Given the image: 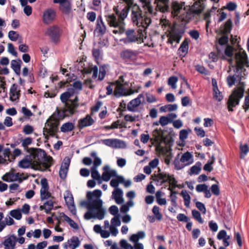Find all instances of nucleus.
<instances>
[{
	"label": "nucleus",
	"instance_id": "4c0bfd02",
	"mask_svg": "<svg viewBox=\"0 0 249 249\" xmlns=\"http://www.w3.org/2000/svg\"><path fill=\"white\" fill-rule=\"evenodd\" d=\"M181 195H182L184 199V205L186 207H188L190 203L191 199V197L190 195L187 193V191L185 190H182L181 192Z\"/></svg>",
	"mask_w": 249,
	"mask_h": 249
},
{
	"label": "nucleus",
	"instance_id": "2eb2a0df",
	"mask_svg": "<svg viewBox=\"0 0 249 249\" xmlns=\"http://www.w3.org/2000/svg\"><path fill=\"white\" fill-rule=\"evenodd\" d=\"M66 204L72 214L75 215L76 213V207L74 204V200L72 195L68 193L67 196H64Z\"/></svg>",
	"mask_w": 249,
	"mask_h": 249
},
{
	"label": "nucleus",
	"instance_id": "f257e3e1",
	"mask_svg": "<svg viewBox=\"0 0 249 249\" xmlns=\"http://www.w3.org/2000/svg\"><path fill=\"white\" fill-rule=\"evenodd\" d=\"M130 9V7L128 5H125L120 10L118 9V7L115 6L113 7L115 14L106 17L108 25L114 28L112 30L113 34L119 35L124 34L125 27L124 19L127 17Z\"/></svg>",
	"mask_w": 249,
	"mask_h": 249
},
{
	"label": "nucleus",
	"instance_id": "864d4df0",
	"mask_svg": "<svg viewBox=\"0 0 249 249\" xmlns=\"http://www.w3.org/2000/svg\"><path fill=\"white\" fill-rule=\"evenodd\" d=\"M167 180L173 188H176L177 187V181L173 175H168Z\"/></svg>",
	"mask_w": 249,
	"mask_h": 249
},
{
	"label": "nucleus",
	"instance_id": "a18cd8bd",
	"mask_svg": "<svg viewBox=\"0 0 249 249\" xmlns=\"http://www.w3.org/2000/svg\"><path fill=\"white\" fill-rule=\"evenodd\" d=\"M40 199L41 200L47 199L51 196V194L48 190H44L43 189L40 190Z\"/></svg>",
	"mask_w": 249,
	"mask_h": 249
},
{
	"label": "nucleus",
	"instance_id": "79ce46f5",
	"mask_svg": "<svg viewBox=\"0 0 249 249\" xmlns=\"http://www.w3.org/2000/svg\"><path fill=\"white\" fill-rule=\"evenodd\" d=\"M120 245L124 249H134L133 247L125 239H121L120 240Z\"/></svg>",
	"mask_w": 249,
	"mask_h": 249
},
{
	"label": "nucleus",
	"instance_id": "338daca9",
	"mask_svg": "<svg viewBox=\"0 0 249 249\" xmlns=\"http://www.w3.org/2000/svg\"><path fill=\"white\" fill-rule=\"evenodd\" d=\"M177 218L178 220V221L180 222H188L189 220L188 217L183 213H179L178 214Z\"/></svg>",
	"mask_w": 249,
	"mask_h": 249
},
{
	"label": "nucleus",
	"instance_id": "dca6fc26",
	"mask_svg": "<svg viewBox=\"0 0 249 249\" xmlns=\"http://www.w3.org/2000/svg\"><path fill=\"white\" fill-rule=\"evenodd\" d=\"M111 198L114 199L117 204H122L124 202L123 191L121 188L114 189L112 193Z\"/></svg>",
	"mask_w": 249,
	"mask_h": 249
},
{
	"label": "nucleus",
	"instance_id": "bb28decb",
	"mask_svg": "<svg viewBox=\"0 0 249 249\" xmlns=\"http://www.w3.org/2000/svg\"><path fill=\"white\" fill-rule=\"evenodd\" d=\"M53 202L52 200H47L44 203L43 205H41L39 207V210H45V213L47 214L50 213L51 210H53Z\"/></svg>",
	"mask_w": 249,
	"mask_h": 249
},
{
	"label": "nucleus",
	"instance_id": "b1692460",
	"mask_svg": "<svg viewBox=\"0 0 249 249\" xmlns=\"http://www.w3.org/2000/svg\"><path fill=\"white\" fill-rule=\"evenodd\" d=\"M102 194V191L100 190L96 189L93 192H87L86 196L87 199H90L91 201L96 199L102 200L100 199Z\"/></svg>",
	"mask_w": 249,
	"mask_h": 249
},
{
	"label": "nucleus",
	"instance_id": "a19ab883",
	"mask_svg": "<svg viewBox=\"0 0 249 249\" xmlns=\"http://www.w3.org/2000/svg\"><path fill=\"white\" fill-rule=\"evenodd\" d=\"M192 215L199 223L202 224L203 220L201 217V213L196 210H193L192 211Z\"/></svg>",
	"mask_w": 249,
	"mask_h": 249
},
{
	"label": "nucleus",
	"instance_id": "c03bdc74",
	"mask_svg": "<svg viewBox=\"0 0 249 249\" xmlns=\"http://www.w3.org/2000/svg\"><path fill=\"white\" fill-rule=\"evenodd\" d=\"M19 36V34L15 31H10L8 33V37L12 41H17Z\"/></svg>",
	"mask_w": 249,
	"mask_h": 249
},
{
	"label": "nucleus",
	"instance_id": "f8f14e48",
	"mask_svg": "<svg viewBox=\"0 0 249 249\" xmlns=\"http://www.w3.org/2000/svg\"><path fill=\"white\" fill-rule=\"evenodd\" d=\"M102 142L107 146L116 148H124L125 145L123 141L119 139H105L102 140Z\"/></svg>",
	"mask_w": 249,
	"mask_h": 249
},
{
	"label": "nucleus",
	"instance_id": "393cba45",
	"mask_svg": "<svg viewBox=\"0 0 249 249\" xmlns=\"http://www.w3.org/2000/svg\"><path fill=\"white\" fill-rule=\"evenodd\" d=\"M121 55L123 59L125 61H129L135 59L136 54L132 50H126L121 53Z\"/></svg>",
	"mask_w": 249,
	"mask_h": 249
},
{
	"label": "nucleus",
	"instance_id": "c756f323",
	"mask_svg": "<svg viewBox=\"0 0 249 249\" xmlns=\"http://www.w3.org/2000/svg\"><path fill=\"white\" fill-rule=\"evenodd\" d=\"M184 5V3H179L178 1H173L171 4V8L172 9V13L175 15L177 16L182 9Z\"/></svg>",
	"mask_w": 249,
	"mask_h": 249
},
{
	"label": "nucleus",
	"instance_id": "412c9836",
	"mask_svg": "<svg viewBox=\"0 0 249 249\" xmlns=\"http://www.w3.org/2000/svg\"><path fill=\"white\" fill-rule=\"evenodd\" d=\"M241 80L242 75L240 72L237 74H234L233 75H229L227 78V81L229 87H231L233 86L235 83L236 81L238 82L239 84H240Z\"/></svg>",
	"mask_w": 249,
	"mask_h": 249
},
{
	"label": "nucleus",
	"instance_id": "603ef678",
	"mask_svg": "<svg viewBox=\"0 0 249 249\" xmlns=\"http://www.w3.org/2000/svg\"><path fill=\"white\" fill-rule=\"evenodd\" d=\"M92 55L96 61L99 60L101 56V51L99 49H93L92 51Z\"/></svg>",
	"mask_w": 249,
	"mask_h": 249
},
{
	"label": "nucleus",
	"instance_id": "72a5a7b5",
	"mask_svg": "<svg viewBox=\"0 0 249 249\" xmlns=\"http://www.w3.org/2000/svg\"><path fill=\"white\" fill-rule=\"evenodd\" d=\"M74 128V124L71 122H68L62 125L60 130L62 132L66 133L72 131Z\"/></svg>",
	"mask_w": 249,
	"mask_h": 249
},
{
	"label": "nucleus",
	"instance_id": "ddd939ff",
	"mask_svg": "<svg viewBox=\"0 0 249 249\" xmlns=\"http://www.w3.org/2000/svg\"><path fill=\"white\" fill-rule=\"evenodd\" d=\"M56 17V12L52 8L46 9L43 13V21L45 24H50L54 19Z\"/></svg>",
	"mask_w": 249,
	"mask_h": 249
},
{
	"label": "nucleus",
	"instance_id": "e433bc0d",
	"mask_svg": "<svg viewBox=\"0 0 249 249\" xmlns=\"http://www.w3.org/2000/svg\"><path fill=\"white\" fill-rule=\"evenodd\" d=\"M10 215L16 220H20L22 218L21 211L19 209L11 210L10 212Z\"/></svg>",
	"mask_w": 249,
	"mask_h": 249
},
{
	"label": "nucleus",
	"instance_id": "de8ad7c7",
	"mask_svg": "<svg viewBox=\"0 0 249 249\" xmlns=\"http://www.w3.org/2000/svg\"><path fill=\"white\" fill-rule=\"evenodd\" d=\"M110 223H111L110 225H112L113 226H115V227L120 226L121 224V222L119 218V215L114 216L111 219Z\"/></svg>",
	"mask_w": 249,
	"mask_h": 249
},
{
	"label": "nucleus",
	"instance_id": "ea45409f",
	"mask_svg": "<svg viewBox=\"0 0 249 249\" xmlns=\"http://www.w3.org/2000/svg\"><path fill=\"white\" fill-rule=\"evenodd\" d=\"M168 189L171 192L170 197L171 198L172 205L174 207H176L177 205L176 201L177 198V196H176L177 192L176 191H173L170 187Z\"/></svg>",
	"mask_w": 249,
	"mask_h": 249
},
{
	"label": "nucleus",
	"instance_id": "58836bf2",
	"mask_svg": "<svg viewBox=\"0 0 249 249\" xmlns=\"http://www.w3.org/2000/svg\"><path fill=\"white\" fill-rule=\"evenodd\" d=\"M178 81V78L176 76H172L170 77L168 80V85L170 86L173 89H175L177 88V83Z\"/></svg>",
	"mask_w": 249,
	"mask_h": 249
},
{
	"label": "nucleus",
	"instance_id": "09e8293b",
	"mask_svg": "<svg viewBox=\"0 0 249 249\" xmlns=\"http://www.w3.org/2000/svg\"><path fill=\"white\" fill-rule=\"evenodd\" d=\"M233 47L229 45H227L224 51L225 54L229 57H231L233 56Z\"/></svg>",
	"mask_w": 249,
	"mask_h": 249
},
{
	"label": "nucleus",
	"instance_id": "4d7b16f0",
	"mask_svg": "<svg viewBox=\"0 0 249 249\" xmlns=\"http://www.w3.org/2000/svg\"><path fill=\"white\" fill-rule=\"evenodd\" d=\"M63 110L65 111V114L67 115V117L72 115L74 113L73 108L71 107V105L69 104L66 105V108L63 109Z\"/></svg>",
	"mask_w": 249,
	"mask_h": 249
},
{
	"label": "nucleus",
	"instance_id": "6ab92c4d",
	"mask_svg": "<svg viewBox=\"0 0 249 249\" xmlns=\"http://www.w3.org/2000/svg\"><path fill=\"white\" fill-rule=\"evenodd\" d=\"M16 241V236L14 235H11L5 239L3 242L4 249H15Z\"/></svg>",
	"mask_w": 249,
	"mask_h": 249
},
{
	"label": "nucleus",
	"instance_id": "0e129e2a",
	"mask_svg": "<svg viewBox=\"0 0 249 249\" xmlns=\"http://www.w3.org/2000/svg\"><path fill=\"white\" fill-rule=\"evenodd\" d=\"M196 206L203 213H206V209L203 203L199 201H196Z\"/></svg>",
	"mask_w": 249,
	"mask_h": 249
},
{
	"label": "nucleus",
	"instance_id": "4468645a",
	"mask_svg": "<svg viewBox=\"0 0 249 249\" xmlns=\"http://www.w3.org/2000/svg\"><path fill=\"white\" fill-rule=\"evenodd\" d=\"M20 90L18 89V85L14 83L11 86L10 91V100L12 102L18 100L20 96Z\"/></svg>",
	"mask_w": 249,
	"mask_h": 249
},
{
	"label": "nucleus",
	"instance_id": "6e6d98bb",
	"mask_svg": "<svg viewBox=\"0 0 249 249\" xmlns=\"http://www.w3.org/2000/svg\"><path fill=\"white\" fill-rule=\"evenodd\" d=\"M109 213L114 216L119 215L118 214L119 209L117 206L112 205L108 209Z\"/></svg>",
	"mask_w": 249,
	"mask_h": 249
},
{
	"label": "nucleus",
	"instance_id": "13d9d810",
	"mask_svg": "<svg viewBox=\"0 0 249 249\" xmlns=\"http://www.w3.org/2000/svg\"><path fill=\"white\" fill-rule=\"evenodd\" d=\"M188 135V132L186 129H182L179 132V137L181 141H184L187 139Z\"/></svg>",
	"mask_w": 249,
	"mask_h": 249
},
{
	"label": "nucleus",
	"instance_id": "3c124183",
	"mask_svg": "<svg viewBox=\"0 0 249 249\" xmlns=\"http://www.w3.org/2000/svg\"><path fill=\"white\" fill-rule=\"evenodd\" d=\"M68 170V169L60 167L59 171V176L62 179H64L66 178Z\"/></svg>",
	"mask_w": 249,
	"mask_h": 249
},
{
	"label": "nucleus",
	"instance_id": "5701e85b",
	"mask_svg": "<svg viewBox=\"0 0 249 249\" xmlns=\"http://www.w3.org/2000/svg\"><path fill=\"white\" fill-rule=\"evenodd\" d=\"M204 8V5L202 1L198 0L196 1L192 5L191 9L193 13L195 15L200 14Z\"/></svg>",
	"mask_w": 249,
	"mask_h": 249
},
{
	"label": "nucleus",
	"instance_id": "7ed1b4c3",
	"mask_svg": "<svg viewBox=\"0 0 249 249\" xmlns=\"http://www.w3.org/2000/svg\"><path fill=\"white\" fill-rule=\"evenodd\" d=\"M162 27L169 32L170 37L167 42L173 44V42L178 43L185 32L184 26L182 24H172L169 20L162 22Z\"/></svg>",
	"mask_w": 249,
	"mask_h": 249
},
{
	"label": "nucleus",
	"instance_id": "052dcab7",
	"mask_svg": "<svg viewBox=\"0 0 249 249\" xmlns=\"http://www.w3.org/2000/svg\"><path fill=\"white\" fill-rule=\"evenodd\" d=\"M159 123L162 126H164L170 123V120L167 116H162L160 118Z\"/></svg>",
	"mask_w": 249,
	"mask_h": 249
},
{
	"label": "nucleus",
	"instance_id": "9b49d317",
	"mask_svg": "<svg viewBox=\"0 0 249 249\" xmlns=\"http://www.w3.org/2000/svg\"><path fill=\"white\" fill-rule=\"evenodd\" d=\"M154 4L156 9L161 13L169 12L170 11V0H155Z\"/></svg>",
	"mask_w": 249,
	"mask_h": 249
},
{
	"label": "nucleus",
	"instance_id": "5fc2aeb1",
	"mask_svg": "<svg viewBox=\"0 0 249 249\" xmlns=\"http://www.w3.org/2000/svg\"><path fill=\"white\" fill-rule=\"evenodd\" d=\"M70 163L71 158L69 157H66L63 160V162L61 165V167L69 169Z\"/></svg>",
	"mask_w": 249,
	"mask_h": 249
},
{
	"label": "nucleus",
	"instance_id": "20e7f679",
	"mask_svg": "<svg viewBox=\"0 0 249 249\" xmlns=\"http://www.w3.org/2000/svg\"><path fill=\"white\" fill-rule=\"evenodd\" d=\"M102 200H95L89 210L84 215L86 220H89L91 218L102 220L106 214V210L103 207Z\"/></svg>",
	"mask_w": 249,
	"mask_h": 249
},
{
	"label": "nucleus",
	"instance_id": "39448f33",
	"mask_svg": "<svg viewBox=\"0 0 249 249\" xmlns=\"http://www.w3.org/2000/svg\"><path fill=\"white\" fill-rule=\"evenodd\" d=\"M55 113H53L46 121L45 125L47 127L43 128V135L45 136L46 139L48 138V134H49L52 137H54L56 133L57 132L59 125L57 119L54 117Z\"/></svg>",
	"mask_w": 249,
	"mask_h": 249
},
{
	"label": "nucleus",
	"instance_id": "774afa93",
	"mask_svg": "<svg viewBox=\"0 0 249 249\" xmlns=\"http://www.w3.org/2000/svg\"><path fill=\"white\" fill-rule=\"evenodd\" d=\"M229 40V38L228 36H221L219 39H218V43L219 45L222 46L224 45H227L228 44Z\"/></svg>",
	"mask_w": 249,
	"mask_h": 249
},
{
	"label": "nucleus",
	"instance_id": "a211bd4d",
	"mask_svg": "<svg viewBox=\"0 0 249 249\" xmlns=\"http://www.w3.org/2000/svg\"><path fill=\"white\" fill-rule=\"evenodd\" d=\"M142 97V95L139 94L137 98L131 100L127 104V110L131 112H135V108L138 107L141 103V98Z\"/></svg>",
	"mask_w": 249,
	"mask_h": 249
},
{
	"label": "nucleus",
	"instance_id": "e2e57ef3",
	"mask_svg": "<svg viewBox=\"0 0 249 249\" xmlns=\"http://www.w3.org/2000/svg\"><path fill=\"white\" fill-rule=\"evenodd\" d=\"M33 131V127L29 124L25 125L23 129V132L26 135H29L32 133Z\"/></svg>",
	"mask_w": 249,
	"mask_h": 249
},
{
	"label": "nucleus",
	"instance_id": "f3484780",
	"mask_svg": "<svg viewBox=\"0 0 249 249\" xmlns=\"http://www.w3.org/2000/svg\"><path fill=\"white\" fill-rule=\"evenodd\" d=\"M94 123V120L89 115H87L85 117L80 119L78 122V126L80 129L90 126Z\"/></svg>",
	"mask_w": 249,
	"mask_h": 249
},
{
	"label": "nucleus",
	"instance_id": "f03ea898",
	"mask_svg": "<svg viewBox=\"0 0 249 249\" xmlns=\"http://www.w3.org/2000/svg\"><path fill=\"white\" fill-rule=\"evenodd\" d=\"M130 18L132 24L139 28L138 32L141 33L145 32L151 23V19L143 16L142 10L137 5L132 7Z\"/></svg>",
	"mask_w": 249,
	"mask_h": 249
},
{
	"label": "nucleus",
	"instance_id": "69168bd1",
	"mask_svg": "<svg viewBox=\"0 0 249 249\" xmlns=\"http://www.w3.org/2000/svg\"><path fill=\"white\" fill-rule=\"evenodd\" d=\"M179 50L182 53H186L188 52V44L187 42L183 41L179 48Z\"/></svg>",
	"mask_w": 249,
	"mask_h": 249
},
{
	"label": "nucleus",
	"instance_id": "680f3d73",
	"mask_svg": "<svg viewBox=\"0 0 249 249\" xmlns=\"http://www.w3.org/2000/svg\"><path fill=\"white\" fill-rule=\"evenodd\" d=\"M212 193L215 196H218L220 194V189L217 184H213L211 188Z\"/></svg>",
	"mask_w": 249,
	"mask_h": 249
},
{
	"label": "nucleus",
	"instance_id": "423d86ee",
	"mask_svg": "<svg viewBox=\"0 0 249 249\" xmlns=\"http://www.w3.org/2000/svg\"><path fill=\"white\" fill-rule=\"evenodd\" d=\"M244 88L243 87H240L235 89L230 96L227 102L229 111H233L232 108L239 104L240 99L244 96Z\"/></svg>",
	"mask_w": 249,
	"mask_h": 249
},
{
	"label": "nucleus",
	"instance_id": "c85d7f7f",
	"mask_svg": "<svg viewBox=\"0 0 249 249\" xmlns=\"http://www.w3.org/2000/svg\"><path fill=\"white\" fill-rule=\"evenodd\" d=\"M145 236V233L143 231H139L136 234H133L129 237V241L133 243L138 242L140 239H143Z\"/></svg>",
	"mask_w": 249,
	"mask_h": 249
},
{
	"label": "nucleus",
	"instance_id": "9d476101",
	"mask_svg": "<svg viewBox=\"0 0 249 249\" xmlns=\"http://www.w3.org/2000/svg\"><path fill=\"white\" fill-rule=\"evenodd\" d=\"M46 35L49 36L53 42H57L60 37V29L56 25H53L49 27L46 32Z\"/></svg>",
	"mask_w": 249,
	"mask_h": 249
},
{
	"label": "nucleus",
	"instance_id": "f704fd0d",
	"mask_svg": "<svg viewBox=\"0 0 249 249\" xmlns=\"http://www.w3.org/2000/svg\"><path fill=\"white\" fill-rule=\"evenodd\" d=\"M215 161V158L214 156V155H212L211 157V159H210L208 162L204 165L203 166V170L208 171V172H211L213 169V167L212 166V164H213Z\"/></svg>",
	"mask_w": 249,
	"mask_h": 249
},
{
	"label": "nucleus",
	"instance_id": "aec40b11",
	"mask_svg": "<svg viewBox=\"0 0 249 249\" xmlns=\"http://www.w3.org/2000/svg\"><path fill=\"white\" fill-rule=\"evenodd\" d=\"M96 30L101 35H103L106 32V26L103 21L101 16H99L96 20Z\"/></svg>",
	"mask_w": 249,
	"mask_h": 249
},
{
	"label": "nucleus",
	"instance_id": "37998d69",
	"mask_svg": "<svg viewBox=\"0 0 249 249\" xmlns=\"http://www.w3.org/2000/svg\"><path fill=\"white\" fill-rule=\"evenodd\" d=\"M241 158L244 157L249 151V148L247 144L241 145L240 146Z\"/></svg>",
	"mask_w": 249,
	"mask_h": 249
},
{
	"label": "nucleus",
	"instance_id": "a878e982",
	"mask_svg": "<svg viewBox=\"0 0 249 249\" xmlns=\"http://www.w3.org/2000/svg\"><path fill=\"white\" fill-rule=\"evenodd\" d=\"M22 61L20 59L13 60L11 61V68L17 75L20 74V68Z\"/></svg>",
	"mask_w": 249,
	"mask_h": 249
},
{
	"label": "nucleus",
	"instance_id": "8fccbe9b",
	"mask_svg": "<svg viewBox=\"0 0 249 249\" xmlns=\"http://www.w3.org/2000/svg\"><path fill=\"white\" fill-rule=\"evenodd\" d=\"M55 115L54 117L55 118V116H57L59 119H63L65 117H67V114H65V111H64L63 109L59 110L58 107L56 108V111L54 112Z\"/></svg>",
	"mask_w": 249,
	"mask_h": 249
},
{
	"label": "nucleus",
	"instance_id": "473e14b6",
	"mask_svg": "<svg viewBox=\"0 0 249 249\" xmlns=\"http://www.w3.org/2000/svg\"><path fill=\"white\" fill-rule=\"evenodd\" d=\"M69 247L71 249H75L78 247L80 244V241L79 238L76 236H72L69 240Z\"/></svg>",
	"mask_w": 249,
	"mask_h": 249
},
{
	"label": "nucleus",
	"instance_id": "1a4fd4ad",
	"mask_svg": "<svg viewBox=\"0 0 249 249\" xmlns=\"http://www.w3.org/2000/svg\"><path fill=\"white\" fill-rule=\"evenodd\" d=\"M54 3H59V10L63 14L69 16L72 13V3L70 0H53Z\"/></svg>",
	"mask_w": 249,
	"mask_h": 249
},
{
	"label": "nucleus",
	"instance_id": "2f4dec72",
	"mask_svg": "<svg viewBox=\"0 0 249 249\" xmlns=\"http://www.w3.org/2000/svg\"><path fill=\"white\" fill-rule=\"evenodd\" d=\"M202 164L201 162H196L194 165L192 166L188 172L190 175H198L201 171Z\"/></svg>",
	"mask_w": 249,
	"mask_h": 249
},
{
	"label": "nucleus",
	"instance_id": "4be33fe9",
	"mask_svg": "<svg viewBox=\"0 0 249 249\" xmlns=\"http://www.w3.org/2000/svg\"><path fill=\"white\" fill-rule=\"evenodd\" d=\"M74 92L75 91L73 88L68 89L66 91L61 94L60 97L61 101L63 103H64L65 105H67V104H68L67 101L70 97L73 96Z\"/></svg>",
	"mask_w": 249,
	"mask_h": 249
},
{
	"label": "nucleus",
	"instance_id": "7c9ffc66",
	"mask_svg": "<svg viewBox=\"0 0 249 249\" xmlns=\"http://www.w3.org/2000/svg\"><path fill=\"white\" fill-rule=\"evenodd\" d=\"M18 174L7 173L2 177V179L6 182H10L17 181L18 179Z\"/></svg>",
	"mask_w": 249,
	"mask_h": 249
},
{
	"label": "nucleus",
	"instance_id": "6e6552de",
	"mask_svg": "<svg viewBox=\"0 0 249 249\" xmlns=\"http://www.w3.org/2000/svg\"><path fill=\"white\" fill-rule=\"evenodd\" d=\"M193 162V155L189 152H186L182 154L180 160L175 159L174 161V164L175 169L179 170L185 166L192 164Z\"/></svg>",
	"mask_w": 249,
	"mask_h": 249
},
{
	"label": "nucleus",
	"instance_id": "0eeeda50",
	"mask_svg": "<svg viewBox=\"0 0 249 249\" xmlns=\"http://www.w3.org/2000/svg\"><path fill=\"white\" fill-rule=\"evenodd\" d=\"M124 33L125 36L121 38L120 41L125 45L135 43H140L142 41V37L137 34L133 29L128 28L125 30L124 28Z\"/></svg>",
	"mask_w": 249,
	"mask_h": 249
},
{
	"label": "nucleus",
	"instance_id": "bf43d9fd",
	"mask_svg": "<svg viewBox=\"0 0 249 249\" xmlns=\"http://www.w3.org/2000/svg\"><path fill=\"white\" fill-rule=\"evenodd\" d=\"M8 52L13 56L17 57V52L15 51L14 46L11 43L8 44Z\"/></svg>",
	"mask_w": 249,
	"mask_h": 249
},
{
	"label": "nucleus",
	"instance_id": "cd10ccee",
	"mask_svg": "<svg viewBox=\"0 0 249 249\" xmlns=\"http://www.w3.org/2000/svg\"><path fill=\"white\" fill-rule=\"evenodd\" d=\"M30 158V155H26L24 159L19 161L18 166L22 169L28 168L31 164Z\"/></svg>",
	"mask_w": 249,
	"mask_h": 249
},
{
	"label": "nucleus",
	"instance_id": "49530a36",
	"mask_svg": "<svg viewBox=\"0 0 249 249\" xmlns=\"http://www.w3.org/2000/svg\"><path fill=\"white\" fill-rule=\"evenodd\" d=\"M152 212L158 220L160 221L161 219L162 215L160 212V208L158 206H154L152 209Z\"/></svg>",
	"mask_w": 249,
	"mask_h": 249
},
{
	"label": "nucleus",
	"instance_id": "c9c22d12",
	"mask_svg": "<svg viewBox=\"0 0 249 249\" xmlns=\"http://www.w3.org/2000/svg\"><path fill=\"white\" fill-rule=\"evenodd\" d=\"M232 20L231 19H229L225 22L224 28L223 29V32L224 34H228L231 33L232 29Z\"/></svg>",
	"mask_w": 249,
	"mask_h": 249
}]
</instances>
